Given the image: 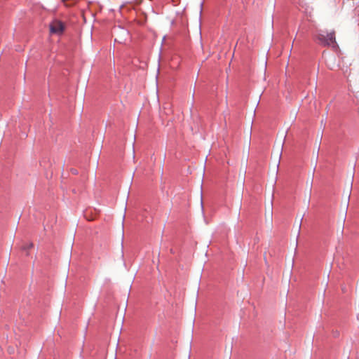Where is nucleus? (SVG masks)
<instances>
[{
  "label": "nucleus",
  "mask_w": 359,
  "mask_h": 359,
  "mask_svg": "<svg viewBox=\"0 0 359 359\" xmlns=\"http://www.w3.org/2000/svg\"><path fill=\"white\" fill-rule=\"evenodd\" d=\"M315 37L322 46H334L336 44L335 32L334 31L327 33L325 31L320 30L316 34Z\"/></svg>",
  "instance_id": "nucleus-1"
},
{
  "label": "nucleus",
  "mask_w": 359,
  "mask_h": 359,
  "mask_svg": "<svg viewBox=\"0 0 359 359\" xmlns=\"http://www.w3.org/2000/svg\"><path fill=\"white\" fill-rule=\"evenodd\" d=\"M65 29L64 24L60 20H53L50 25V31L53 34H61Z\"/></svg>",
  "instance_id": "nucleus-2"
},
{
  "label": "nucleus",
  "mask_w": 359,
  "mask_h": 359,
  "mask_svg": "<svg viewBox=\"0 0 359 359\" xmlns=\"http://www.w3.org/2000/svg\"><path fill=\"white\" fill-rule=\"evenodd\" d=\"M32 245H32V243H31V244H29V245H27V247H26V248L25 247V250H27V249H28V248H32Z\"/></svg>",
  "instance_id": "nucleus-3"
},
{
  "label": "nucleus",
  "mask_w": 359,
  "mask_h": 359,
  "mask_svg": "<svg viewBox=\"0 0 359 359\" xmlns=\"http://www.w3.org/2000/svg\"><path fill=\"white\" fill-rule=\"evenodd\" d=\"M136 1H137V3H140V2L142 1V0H136Z\"/></svg>",
  "instance_id": "nucleus-4"
}]
</instances>
